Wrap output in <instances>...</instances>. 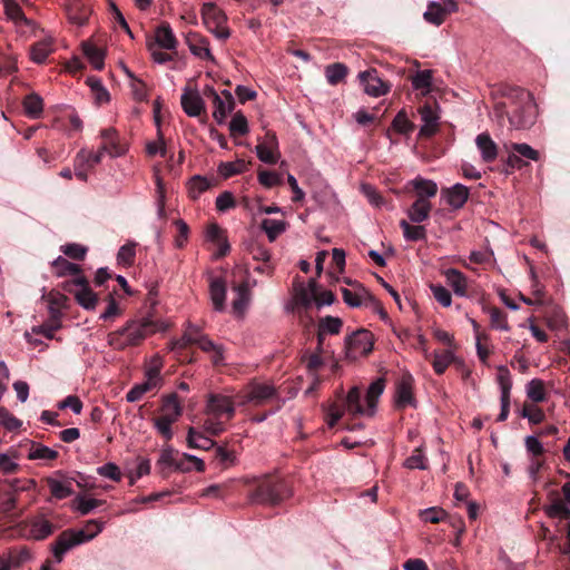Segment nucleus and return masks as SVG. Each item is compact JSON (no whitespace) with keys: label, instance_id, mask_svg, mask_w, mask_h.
I'll return each instance as SVG.
<instances>
[{"label":"nucleus","instance_id":"nucleus-17","mask_svg":"<svg viewBox=\"0 0 570 570\" xmlns=\"http://www.w3.org/2000/svg\"><path fill=\"white\" fill-rule=\"evenodd\" d=\"M101 138L104 139V144L99 148L105 154H109L111 157L122 156L127 148L119 140L118 131L115 128H107L101 130Z\"/></svg>","mask_w":570,"mask_h":570},{"label":"nucleus","instance_id":"nucleus-19","mask_svg":"<svg viewBox=\"0 0 570 570\" xmlns=\"http://www.w3.org/2000/svg\"><path fill=\"white\" fill-rule=\"evenodd\" d=\"M214 112L213 117L222 125L225 122L227 116L234 110L235 99L230 91L223 90L218 98L213 101Z\"/></svg>","mask_w":570,"mask_h":570},{"label":"nucleus","instance_id":"nucleus-45","mask_svg":"<svg viewBox=\"0 0 570 570\" xmlns=\"http://www.w3.org/2000/svg\"><path fill=\"white\" fill-rule=\"evenodd\" d=\"M197 336L194 335L193 331H185L181 338L175 342L173 350L178 351V355L183 360L193 361L191 356L188 354V347L190 345H196Z\"/></svg>","mask_w":570,"mask_h":570},{"label":"nucleus","instance_id":"nucleus-34","mask_svg":"<svg viewBox=\"0 0 570 570\" xmlns=\"http://www.w3.org/2000/svg\"><path fill=\"white\" fill-rule=\"evenodd\" d=\"M206 239L210 242L217 249H229L226 232L216 223L209 224L206 229Z\"/></svg>","mask_w":570,"mask_h":570},{"label":"nucleus","instance_id":"nucleus-14","mask_svg":"<svg viewBox=\"0 0 570 570\" xmlns=\"http://www.w3.org/2000/svg\"><path fill=\"white\" fill-rule=\"evenodd\" d=\"M395 405L402 410L406 406L414 405L413 396V377L411 374H403L397 382L395 392Z\"/></svg>","mask_w":570,"mask_h":570},{"label":"nucleus","instance_id":"nucleus-54","mask_svg":"<svg viewBox=\"0 0 570 570\" xmlns=\"http://www.w3.org/2000/svg\"><path fill=\"white\" fill-rule=\"evenodd\" d=\"M83 53L89 59L95 69L101 70L105 66V52L95 45L83 43Z\"/></svg>","mask_w":570,"mask_h":570},{"label":"nucleus","instance_id":"nucleus-48","mask_svg":"<svg viewBox=\"0 0 570 570\" xmlns=\"http://www.w3.org/2000/svg\"><path fill=\"white\" fill-rule=\"evenodd\" d=\"M449 11L438 2H430L426 11L424 12V19L435 26H440L445 20Z\"/></svg>","mask_w":570,"mask_h":570},{"label":"nucleus","instance_id":"nucleus-46","mask_svg":"<svg viewBox=\"0 0 570 570\" xmlns=\"http://www.w3.org/2000/svg\"><path fill=\"white\" fill-rule=\"evenodd\" d=\"M455 361L456 358L450 350L435 352L432 360V366L434 372L441 375L445 372L448 366Z\"/></svg>","mask_w":570,"mask_h":570},{"label":"nucleus","instance_id":"nucleus-59","mask_svg":"<svg viewBox=\"0 0 570 570\" xmlns=\"http://www.w3.org/2000/svg\"><path fill=\"white\" fill-rule=\"evenodd\" d=\"M154 426L156 428L157 432L166 440L170 441L173 439V430L171 424L175 423L171 421L168 416L159 415L156 417H153Z\"/></svg>","mask_w":570,"mask_h":570},{"label":"nucleus","instance_id":"nucleus-44","mask_svg":"<svg viewBox=\"0 0 570 570\" xmlns=\"http://www.w3.org/2000/svg\"><path fill=\"white\" fill-rule=\"evenodd\" d=\"M196 345L206 353H213L212 361L215 365L223 361L220 346L216 345L207 335L197 336Z\"/></svg>","mask_w":570,"mask_h":570},{"label":"nucleus","instance_id":"nucleus-27","mask_svg":"<svg viewBox=\"0 0 570 570\" xmlns=\"http://www.w3.org/2000/svg\"><path fill=\"white\" fill-rule=\"evenodd\" d=\"M343 407L353 416L367 415V406L361 402V391L357 386L352 387L344 399Z\"/></svg>","mask_w":570,"mask_h":570},{"label":"nucleus","instance_id":"nucleus-31","mask_svg":"<svg viewBox=\"0 0 570 570\" xmlns=\"http://www.w3.org/2000/svg\"><path fill=\"white\" fill-rule=\"evenodd\" d=\"M161 415L168 416L171 421L176 422L183 413V407L178 401V395L171 393L163 397L160 407Z\"/></svg>","mask_w":570,"mask_h":570},{"label":"nucleus","instance_id":"nucleus-53","mask_svg":"<svg viewBox=\"0 0 570 570\" xmlns=\"http://www.w3.org/2000/svg\"><path fill=\"white\" fill-rule=\"evenodd\" d=\"M284 220L265 218L262 220L261 227L266 233L271 242L275 240L286 229Z\"/></svg>","mask_w":570,"mask_h":570},{"label":"nucleus","instance_id":"nucleus-52","mask_svg":"<svg viewBox=\"0 0 570 570\" xmlns=\"http://www.w3.org/2000/svg\"><path fill=\"white\" fill-rule=\"evenodd\" d=\"M214 461L222 469H227L235 464L236 455L234 451H230L222 445H216L214 449Z\"/></svg>","mask_w":570,"mask_h":570},{"label":"nucleus","instance_id":"nucleus-55","mask_svg":"<svg viewBox=\"0 0 570 570\" xmlns=\"http://www.w3.org/2000/svg\"><path fill=\"white\" fill-rule=\"evenodd\" d=\"M87 83L91 88V91L95 95V100L98 104H106L110 100V95L108 90L102 86V82L99 78L88 77Z\"/></svg>","mask_w":570,"mask_h":570},{"label":"nucleus","instance_id":"nucleus-36","mask_svg":"<svg viewBox=\"0 0 570 570\" xmlns=\"http://www.w3.org/2000/svg\"><path fill=\"white\" fill-rule=\"evenodd\" d=\"M178 456V451L173 449L171 446H167L163 449L160 456L157 461V466L159 468V473L163 478H167L169 475V470L176 464Z\"/></svg>","mask_w":570,"mask_h":570},{"label":"nucleus","instance_id":"nucleus-51","mask_svg":"<svg viewBox=\"0 0 570 570\" xmlns=\"http://www.w3.org/2000/svg\"><path fill=\"white\" fill-rule=\"evenodd\" d=\"M159 389L157 384L146 379L145 382L135 384L126 394V400L128 402L139 401L144 394L151 392L154 390Z\"/></svg>","mask_w":570,"mask_h":570},{"label":"nucleus","instance_id":"nucleus-33","mask_svg":"<svg viewBox=\"0 0 570 570\" xmlns=\"http://www.w3.org/2000/svg\"><path fill=\"white\" fill-rule=\"evenodd\" d=\"M523 106H522V102H518V105L511 110V114H509L508 116V119H509V122H510V126L514 129H525V128H530L534 121H535V118H537V106L533 102V116H532V119L531 121L527 122V124H523V119H524V111H523Z\"/></svg>","mask_w":570,"mask_h":570},{"label":"nucleus","instance_id":"nucleus-13","mask_svg":"<svg viewBox=\"0 0 570 570\" xmlns=\"http://www.w3.org/2000/svg\"><path fill=\"white\" fill-rule=\"evenodd\" d=\"M498 381L501 387V412L498 415V421L503 422L508 419L510 411V390L512 387V382L510 377V372L507 367L501 366L499 368Z\"/></svg>","mask_w":570,"mask_h":570},{"label":"nucleus","instance_id":"nucleus-63","mask_svg":"<svg viewBox=\"0 0 570 570\" xmlns=\"http://www.w3.org/2000/svg\"><path fill=\"white\" fill-rule=\"evenodd\" d=\"M229 130L233 136H244L248 132L247 119L242 112L234 115L229 122Z\"/></svg>","mask_w":570,"mask_h":570},{"label":"nucleus","instance_id":"nucleus-57","mask_svg":"<svg viewBox=\"0 0 570 570\" xmlns=\"http://www.w3.org/2000/svg\"><path fill=\"white\" fill-rule=\"evenodd\" d=\"M210 187L212 183L206 177L195 175L189 180V196L196 199Z\"/></svg>","mask_w":570,"mask_h":570},{"label":"nucleus","instance_id":"nucleus-49","mask_svg":"<svg viewBox=\"0 0 570 570\" xmlns=\"http://www.w3.org/2000/svg\"><path fill=\"white\" fill-rule=\"evenodd\" d=\"M432 70H420L411 77L412 86L416 90H422L424 95L431 91L432 87Z\"/></svg>","mask_w":570,"mask_h":570},{"label":"nucleus","instance_id":"nucleus-40","mask_svg":"<svg viewBox=\"0 0 570 570\" xmlns=\"http://www.w3.org/2000/svg\"><path fill=\"white\" fill-rule=\"evenodd\" d=\"M52 269H53L55 274L59 277L70 275V276H75V278H76L78 276H82L80 274L81 269L77 264L71 263L68 259L62 258V257H58L52 263Z\"/></svg>","mask_w":570,"mask_h":570},{"label":"nucleus","instance_id":"nucleus-35","mask_svg":"<svg viewBox=\"0 0 570 570\" xmlns=\"http://www.w3.org/2000/svg\"><path fill=\"white\" fill-rule=\"evenodd\" d=\"M385 387V380L380 377L375 380L367 389L366 393V405H367V416H372L374 414L377 400L380 395L383 393Z\"/></svg>","mask_w":570,"mask_h":570},{"label":"nucleus","instance_id":"nucleus-1","mask_svg":"<svg viewBox=\"0 0 570 570\" xmlns=\"http://www.w3.org/2000/svg\"><path fill=\"white\" fill-rule=\"evenodd\" d=\"M490 96L493 100V109L498 118L508 117L518 102H522L525 114L522 122L531 121L533 116V97L529 91L521 87L498 83L491 87Z\"/></svg>","mask_w":570,"mask_h":570},{"label":"nucleus","instance_id":"nucleus-2","mask_svg":"<svg viewBox=\"0 0 570 570\" xmlns=\"http://www.w3.org/2000/svg\"><path fill=\"white\" fill-rule=\"evenodd\" d=\"M292 495L287 482L276 475H264L255 480L249 493L253 503L278 505Z\"/></svg>","mask_w":570,"mask_h":570},{"label":"nucleus","instance_id":"nucleus-50","mask_svg":"<svg viewBox=\"0 0 570 570\" xmlns=\"http://www.w3.org/2000/svg\"><path fill=\"white\" fill-rule=\"evenodd\" d=\"M343 327V321L340 317L331 315L321 317L317 323V328L324 334L337 335Z\"/></svg>","mask_w":570,"mask_h":570},{"label":"nucleus","instance_id":"nucleus-18","mask_svg":"<svg viewBox=\"0 0 570 570\" xmlns=\"http://www.w3.org/2000/svg\"><path fill=\"white\" fill-rule=\"evenodd\" d=\"M186 43L193 55L200 59L215 61L214 56L209 50V41L198 32H188L186 35Z\"/></svg>","mask_w":570,"mask_h":570},{"label":"nucleus","instance_id":"nucleus-4","mask_svg":"<svg viewBox=\"0 0 570 570\" xmlns=\"http://www.w3.org/2000/svg\"><path fill=\"white\" fill-rule=\"evenodd\" d=\"M202 18L207 30L215 35L216 38L219 40L229 38V29L225 27L227 17L215 3L208 2L203 4Z\"/></svg>","mask_w":570,"mask_h":570},{"label":"nucleus","instance_id":"nucleus-62","mask_svg":"<svg viewBox=\"0 0 570 570\" xmlns=\"http://www.w3.org/2000/svg\"><path fill=\"white\" fill-rule=\"evenodd\" d=\"M404 237L409 240H419L425 237V228L421 225H411L406 220L400 223Z\"/></svg>","mask_w":570,"mask_h":570},{"label":"nucleus","instance_id":"nucleus-32","mask_svg":"<svg viewBox=\"0 0 570 570\" xmlns=\"http://www.w3.org/2000/svg\"><path fill=\"white\" fill-rule=\"evenodd\" d=\"M187 445L190 449H199L208 451L215 449L217 445L214 440L205 436L202 432L196 431L194 428L188 429Z\"/></svg>","mask_w":570,"mask_h":570},{"label":"nucleus","instance_id":"nucleus-29","mask_svg":"<svg viewBox=\"0 0 570 570\" xmlns=\"http://www.w3.org/2000/svg\"><path fill=\"white\" fill-rule=\"evenodd\" d=\"M209 294L214 308L216 311H223L225 308L226 285L222 278H212Z\"/></svg>","mask_w":570,"mask_h":570},{"label":"nucleus","instance_id":"nucleus-12","mask_svg":"<svg viewBox=\"0 0 570 570\" xmlns=\"http://www.w3.org/2000/svg\"><path fill=\"white\" fill-rule=\"evenodd\" d=\"M27 535L33 540H45L55 531V524L43 515H36L26 523Z\"/></svg>","mask_w":570,"mask_h":570},{"label":"nucleus","instance_id":"nucleus-37","mask_svg":"<svg viewBox=\"0 0 570 570\" xmlns=\"http://www.w3.org/2000/svg\"><path fill=\"white\" fill-rule=\"evenodd\" d=\"M26 115L31 119H37L42 115L43 111V100L42 98L36 94L31 92L23 98L22 101Z\"/></svg>","mask_w":570,"mask_h":570},{"label":"nucleus","instance_id":"nucleus-30","mask_svg":"<svg viewBox=\"0 0 570 570\" xmlns=\"http://www.w3.org/2000/svg\"><path fill=\"white\" fill-rule=\"evenodd\" d=\"M55 50L51 38L42 39L33 43L30 48V57L36 63H43L50 53Z\"/></svg>","mask_w":570,"mask_h":570},{"label":"nucleus","instance_id":"nucleus-5","mask_svg":"<svg viewBox=\"0 0 570 570\" xmlns=\"http://www.w3.org/2000/svg\"><path fill=\"white\" fill-rule=\"evenodd\" d=\"M63 289L73 293L79 305L86 309H94L98 303V296L89 287L85 276H78L63 284Z\"/></svg>","mask_w":570,"mask_h":570},{"label":"nucleus","instance_id":"nucleus-38","mask_svg":"<svg viewBox=\"0 0 570 570\" xmlns=\"http://www.w3.org/2000/svg\"><path fill=\"white\" fill-rule=\"evenodd\" d=\"M348 75V68L342 62H334L325 68V77L330 85L336 86L344 81Z\"/></svg>","mask_w":570,"mask_h":570},{"label":"nucleus","instance_id":"nucleus-15","mask_svg":"<svg viewBox=\"0 0 570 570\" xmlns=\"http://www.w3.org/2000/svg\"><path fill=\"white\" fill-rule=\"evenodd\" d=\"M249 392V400L255 406H261L267 402L278 397L277 390L272 384L266 383H250L247 386Z\"/></svg>","mask_w":570,"mask_h":570},{"label":"nucleus","instance_id":"nucleus-56","mask_svg":"<svg viewBox=\"0 0 570 570\" xmlns=\"http://www.w3.org/2000/svg\"><path fill=\"white\" fill-rule=\"evenodd\" d=\"M391 127L394 131L403 135L411 134L415 128L414 124L407 119L406 112L404 110H401L396 114Z\"/></svg>","mask_w":570,"mask_h":570},{"label":"nucleus","instance_id":"nucleus-6","mask_svg":"<svg viewBox=\"0 0 570 570\" xmlns=\"http://www.w3.org/2000/svg\"><path fill=\"white\" fill-rule=\"evenodd\" d=\"M373 335L370 331L357 330L345 340L346 355L351 358H356L358 355H368L373 350Z\"/></svg>","mask_w":570,"mask_h":570},{"label":"nucleus","instance_id":"nucleus-3","mask_svg":"<svg viewBox=\"0 0 570 570\" xmlns=\"http://www.w3.org/2000/svg\"><path fill=\"white\" fill-rule=\"evenodd\" d=\"M104 524L105 522L92 519L86 522L87 528L95 527V531H92L91 533H86L83 530L62 531L58 535L52 546L53 557L57 560V562H61L65 553L72 549L73 547L92 540L97 534H99L102 531Z\"/></svg>","mask_w":570,"mask_h":570},{"label":"nucleus","instance_id":"nucleus-43","mask_svg":"<svg viewBox=\"0 0 570 570\" xmlns=\"http://www.w3.org/2000/svg\"><path fill=\"white\" fill-rule=\"evenodd\" d=\"M234 291L237 293V297L233 301V307L235 311L242 312L250 299V285L248 279L234 286Z\"/></svg>","mask_w":570,"mask_h":570},{"label":"nucleus","instance_id":"nucleus-26","mask_svg":"<svg viewBox=\"0 0 570 570\" xmlns=\"http://www.w3.org/2000/svg\"><path fill=\"white\" fill-rule=\"evenodd\" d=\"M155 41L160 48L166 50H175L178 45L173 29L167 22H163L157 27L155 31Z\"/></svg>","mask_w":570,"mask_h":570},{"label":"nucleus","instance_id":"nucleus-24","mask_svg":"<svg viewBox=\"0 0 570 570\" xmlns=\"http://www.w3.org/2000/svg\"><path fill=\"white\" fill-rule=\"evenodd\" d=\"M313 299L314 295L311 294L309 289L303 283H299L294 287L293 301L286 306V309L288 312H295L298 307L308 309Z\"/></svg>","mask_w":570,"mask_h":570},{"label":"nucleus","instance_id":"nucleus-60","mask_svg":"<svg viewBox=\"0 0 570 570\" xmlns=\"http://www.w3.org/2000/svg\"><path fill=\"white\" fill-rule=\"evenodd\" d=\"M527 395L531 401L535 403L544 401L546 393L543 382L539 379L531 380L527 387Z\"/></svg>","mask_w":570,"mask_h":570},{"label":"nucleus","instance_id":"nucleus-41","mask_svg":"<svg viewBox=\"0 0 570 570\" xmlns=\"http://www.w3.org/2000/svg\"><path fill=\"white\" fill-rule=\"evenodd\" d=\"M412 184L416 191V198L429 200L430 197H434L438 193V185L433 180L415 178Z\"/></svg>","mask_w":570,"mask_h":570},{"label":"nucleus","instance_id":"nucleus-42","mask_svg":"<svg viewBox=\"0 0 570 570\" xmlns=\"http://www.w3.org/2000/svg\"><path fill=\"white\" fill-rule=\"evenodd\" d=\"M58 452L41 443L30 442V451L28 453L29 460H46L53 461L58 458Z\"/></svg>","mask_w":570,"mask_h":570},{"label":"nucleus","instance_id":"nucleus-64","mask_svg":"<svg viewBox=\"0 0 570 570\" xmlns=\"http://www.w3.org/2000/svg\"><path fill=\"white\" fill-rule=\"evenodd\" d=\"M256 154L261 161L274 165L279 158L278 150L269 148L267 145H257Z\"/></svg>","mask_w":570,"mask_h":570},{"label":"nucleus","instance_id":"nucleus-25","mask_svg":"<svg viewBox=\"0 0 570 570\" xmlns=\"http://www.w3.org/2000/svg\"><path fill=\"white\" fill-rule=\"evenodd\" d=\"M448 285L453 289L458 296H466L468 282L466 277L455 268H448L443 271Z\"/></svg>","mask_w":570,"mask_h":570},{"label":"nucleus","instance_id":"nucleus-9","mask_svg":"<svg viewBox=\"0 0 570 570\" xmlns=\"http://www.w3.org/2000/svg\"><path fill=\"white\" fill-rule=\"evenodd\" d=\"M105 153L98 149L97 153H91L86 149L78 151L73 159L75 175L78 179L87 181V170L100 164Z\"/></svg>","mask_w":570,"mask_h":570},{"label":"nucleus","instance_id":"nucleus-16","mask_svg":"<svg viewBox=\"0 0 570 570\" xmlns=\"http://www.w3.org/2000/svg\"><path fill=\"white\" fill-rule=\"evenodd\" d=\"M124 332L128 341V346H136L146 338L148 333L154 332V327L150 321H144L141 323L128 322L124 326Z\"/></svg>","mask_w":570,"mask_h":570},{"label":"nucleus","instance_id":"nucleus-21","mask_svg":"<svg viewBox=\"0 0 570 570\" xmlns=\"http://www.w3.org/2000/svg\"><path fill=\"white\" fill-rule=\"evenodd\" d=\"M66 13L71 23L83 26L88 21L90 9L82 0H67Z\"/></svg>","mask_w":570,"mask_h":570},{"label":"nucleus","instance_id":"nucleus-47","mask_svg":"<svg viewBox=\"0 0 570 570\" xmlns=\"http://www.w3.org/2000/svg\"><path fill=\"white\" fill-rule=\"evenodd\" d=\"M47 485L50 490V493L56 499H65L70 497L73 493V490L71 488V483L68 482H60L53 478H47L46 479Z\"/></svg>","mask_w":570,"mask_h":570},{"label":"nucleus","instance_id":"nucleus-28","mask_svg":"<svg viewBox=\"0 0 570 570\" xmlns=\"http://www.w3.org/2000/svg\"><path fill=\"white\" fill-rule=\"evenodd\" d=\"M431 209L432 206L430 200L416 198L415 202L407 209V216L411 222L420 224L429 218Z\"/></svg>","mask_w":570,"mask_h":570},{"label":"nucleus","instance_id":"nucleus-23","mask_svg":"<svg viewBox=\"0 0 570 570\" xmlns=\"http://www.w3.org/2000/svg\"><path fill=\"white\" fill-rule=\"evenodd\" d=\"M476 147L484 163H492L498 157V146L488 132H482L475 138Z\"/></svg>","mask_w":570,"mask_h":570},{"label":"nucleus","instance_id":"nucleus-8","mask_svg":"<svg viewBox=\"0 0 570 570\" xmlns=\"http://www.w3.org/2000/svg\"><path fill=\"white\" fill-rule=\"evenodd\" d=\"M361 86L365 94L380 97L390 91L391 85L382 80L376 69H368L358 73Z\"/></svg>","mask_w":570,"mask_h":570},{"label":"nucleus","instance_id":"nucleus-39","mask_svg":"<svg viewBox=\"0 0 570 570\" xmlns=\"http://www.w3.org/2000/svg\"><path fill=\"white\" fill-rule=\"evenodd\" d=\"M3 7L6 16L14 23H23L26 26L32 24V21L24 16L21 7L16 0H3Z\"/></svg>","mask_w":570,"mask_h":570},{"label":"nucleus","instance_id":"nucleus-7","mask_svg":"<svg viewBox=\"0 0 570 570\" xmlns=\"http://www.w3.org/2000/svg\"><path fill=\"white\" fill-rule=\"evenodd\" d=\"M206 413L217 420L225 417L226 421H230L236 413L234 399L224 394H209L206 404Z\"/></svg>","mask_w":570,"mask_h":570},{"label":"nucleus","instance_id":"nucleus-58","mask_svg":"<svg viewBox=\"0 0 570 570\" xmlns=\"http://www.w3.org/2000/svg\"><path fill=\"white\" fill-rule=\"evenodd\" d=\"M247 168L248 164L245 160H237L234 163H222L218 167V171L225 178H229L234 175L244 173Z\"/></svg>","mask_w":570,"mask_h":570},{"label":"nucleus","instance_id":"nucleus-20","mask_svg":"<svg viewBox=\"0 0 570 570\" xmlns=\"http://www.w3.org/2000/svg\"><path fill=\"white\" fill-rule=\"evenodd\" d=\"M469 188L462 184H455L450 188H442L441 195L454 209L462 208L469 198Z\"/></svg>","mask_w":570,"mask_h":570},{"label":"nucleus","instance_id":"nucleus-11","mask_svg":"<svg viewBox=\"0 0 570 570\" xmlns=\"http://www.w3.org/2000/svg\"><path fill=\"white\" fill-rule=\"evenodd\" d=\"M183 110L189 117H199L206 115L205 102L197 89H190L188 86L184 89L180 98Z\"/></svg>","mask_w":570,"mask_h":570},{"label":"nucleus","instance_id":"nucleus-61","mask_svg":"<svg viewBox=\"0 0 570 570\" xmlns=\"http://www.w3.org/2000/svg\"><path fill=\"white\" fill-rule=\"evenodd\" d=\"M404 466L410 470H425L428 468L426 458L420 446L413 450L412 454L405 460Z\"/></svg>","mask_w":570,"mask_h":570},{"label":"nucleus","instance_id":"nucleus-10","mask_svg":"<svg viewBox=\"0 0 570 570\" xmlns=\"http://www.w3.org/2000/svg\"><path fill=\"white\" fill-rule=\"evenodd\" d=\"M342 295L344 302L352 307L367 306L380 311L382 316H386L381 303L365 288H361L360 292H352L347 288H342Z\"/></svg>","mask_w":570,"mask_h":570},{"label":"nucleus","instance_id":"nucleus-22","mask_svg":"<svg viewBox=\"0 0 570 570\" xmlns=\"http://www.w3.org/2000/svg\"><path fill=\"white\" fill-rule=\"evenodd\" d=\"M550 505L546 508V513L550 518H559L560 520H570V508L559 497L557 490H550L548 493Z\"/></svg>","mask_w":570,"mask_h":570}]
</instances>
